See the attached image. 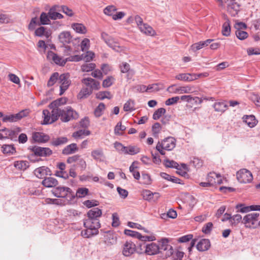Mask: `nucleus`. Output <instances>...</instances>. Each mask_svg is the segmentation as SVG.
<instances>
[{"label": "nucleus", "instance_id": "f257e3e1", "mask_svg": "<svg viewBox=\"0 0 260 260\" xmlns=\"http://www.w3.org/2000/svg\"><path fill=\"white\" fill-rule=\"evenodd\" d=\"M158 242V244L153 242L148 244L146 251H144L145 253L149 255H152L162 253V251H166L165 256L166 257H170L173 254V248L172 246L168 244L169 240L167 238H162Z\"/></svg>", "mask_w": 260, "mask_h": 260}, {"label": "nucleus", "instance_id": "f03ea898", "mask_svg": "<svg viewBox=\"0 0 260 260\" xmlns=\"http://www.w3.org/2000/svg\"><path fill=\"white\" fill-rule=\"evenodd\" d=\"M53 120L56 121L60 118L61 121L68 122L72 119L78 118V114L70 106H68L63 109H55L53 111Z\"/></svg>", "mask_w": 260, "mask_h": 260}, {"label": "nucleus", "instance_id": "7ed1b4c3", "mask_svg": "<svg viewBox=\"0 0 260 260\" xmlns=\"http://www.w3.org/2000/svg\"><path fill=\"white\" fill-rule=\"evenodd\" d=\"M31 153L28 155L29 160L33 162H38L40 159H35V156L48 157L53 153L52 151L48 147H42L38 146H30L28 148Z\"/></svg>", "mask_w": 260, "mask_h": 260}, {"label": "nucleus", "instance_id": "20e7f679", "mask_svg": "<svg viewBox=\"0 0 260 260\" xmlns=\"http://www.w3.org/2000/svg\"><path fill=\"white\" fill-rule=\"evenodd\" d=\"M102 215V210L98 208H94L89 210L87 213L88 218L85 219V224L91 226V224H101L99 218Z\"/></svg>", "mask_w": 260, "mask_h": 260}, {"label": "nucleus", "instance_id": "39448f33", "mask_svg": "<svg viewBox=\"0 0 260 260\" xmlns=\"http://www.w3.org/2000/svg\"><path fill=\"white\" fill-rule=\"evenodd\" d=\"M84 226L86 229L81 231V235L82 237L86 238H89L91 237L96 235L99 234L98 229L101 228V224H91V226L85 224L84 222Z\"/></svg>", "mask_w": 260, "mask_h": 260}, {"label": "nucleus", "instance_id": "423d86ee", "mask_svg": "<svg viewBox=\"0 0 260 260\" xmlns=\"http://www.w3.org/2000/svg\"><path fill=\"white\" fill-rule=\"evenodd\" d=\"M237 179L241 183H247L252 181L253 176L250 171L243 169L237 172Z\"/></svg>", "mask_w": 260, "mask_h": 260}, {"label": "nucleus", "instance_id": "0eeeda50", "mask_svg": "<svg viewBox=\"0 0 260 260\" xmlns=\"http://www.w3.org/2000/svg\"><path fill=\"white\" fill-rule=\"evenodd\" d=\"M69 77L70 75L69 73H64L59 75L58 82L61 84L60 86V95H62L70 86L71 81L69 79Z\"/></svg>", "mask_w": 260, "mask_h": 260}, {"label": "nucleus", "instance_id": "6e6552de", "mask_svg": "<svg viewBox=\"0 0 260 260\" xmlns=\"http://www.w3.org/2000/svg\"><path fill=\"white\" fill-rule=\"evenodd\" d=\"M101 38L106 44L113 50L118 51L119 46L118 43L116 42L113 38L109 36L108 34L105 32L101 34Z\"/></svg>", "mask_w": 260, "mask_h": 260}, {"label": "nucleus", "instance_id": "1a4fd4ad", "mask_svg": "<svg viewBox=\"0 0 260 260\" xmlns=\"http://www.w3.org/2000/svg\"><path fill=\"white\" fill-rule=\"evenodd\" d=\"M32 143H44L50 140L49 135L41 132H34L32 134Z\"/></svg>", "mask_w": 260, "mask_h": 260}, {"label": "nucleus", "instance_id": "9d476101", "mask_svg": "<svg viewBox=\"0 0 260 260\" xmlns=\"http://www.w3.org/2000/svg\"><path fill=\"white\" fill-rule=\"evenodd\" d=\"M34 174L39 178H45L46 176H51L52 172L50 169L46 166H42L34 170Z\"/></svg>", "mask_w": 260, "mask_h": 260}, {"label": "nucleus", "instance_id": "9b49d317", "mask_svg": "<svg viewBox=\"0 0 260 260\" xmlns=\"http://www.w3.org/2000/svg\"><path fill=\"white\" fill-rule=\"evenodd\" d=\"M259 214L258 213H252L246 215L243 219L242 222L245 224L246 227H250L247 225L248 223H251L252 225H254L255 222L258 221V217Z\"/></svg>", "mask_w": 260, "mask_h": 260}, {"label": "nucleus", "instance_id": "f8f14e48", "mask_svg": "<svg viewBox=\"0 0 260 260\" xmlns=\"http://www.w3.org/2000/svg\"><path fill=\"white\" fill-rule=\"evenodd\" d=\"M136 250V244L131 241H126L124 244L123 254L125 256H129Z\"/></svg>", "mask_w": 260, "mask_h": 260}, {"label": "nucleus", "instance_id": "ddd939ff", "mask_svg": "<svg viewBox=\"0 0 260 260\" xmlns=\"http://www.w3.org/2000/svg\"><path fill=\"white\" fill-rule=\"evenodd\" d=\"M82 83L85 84L87 86H90V88L95 90L99 89L100 87V83L99 81L95 80L91 78H84L82 80Z\"/></svg>", "mask_w": 260, "mask_h": 260}, {"label": "nucleus", "instance_id": "4468645a", "mask_svg": "<svg viewBox=\"0 0 260 260\" xmlns=\"http://www.w3.org/2000/svg\"><path fill=\"white\" fill-rule=\"evenodd\" d=\"M176 140L171 137H169L162 140L163 149L172 150L176 145Z\"/></svg>", "mask_w": 260, "mask_h": 260}, {"label": "nucleus", "instance_id": "2eb2a0df", "mask_svg": "<svg viewBox=\"0 0 260 260\" xmlns=\"http://www.w3.org/2000/svg\"><path fill=\"white\" fill-rule=\"evenodd\" d=\"M196 75L190 73H180L175 76L176 80L184 82H191L196 80Z\"/></svg>", "mask_w": 260, "mask_h": 260}, {"label": "nucleus", "instance_id": "dca6fc26", "mask_svg": "<svg viewBox=\"0 0 260 260\" xmlns=\"http://www.w3.org/2000/svg\"><path fill=\"white\" fill-rule=\"evenodd\" d=\"M211 246L210 241L208 239H202L197 244L196 247L199 251H205Z\"/></svg>", "mask_w": 260, "mask_h": 260}, {"label": "nucleus", "instance_id": "f3484780", "mask_svg": "<svg viewBox=\"0 0 260 260\" xmlns=\"http://www.w3.org/2000/svg\"><path fill=\"white\" fill-rule=\"evenodd\" d=\"M58 39L60 42L63 45L70 43L72 40L70 32L68 31L61 32L58 36Z\"/></svg>", "mask_w": 260, "mask_h": 260}, {"label": "nucleus", "instance_id": "a211bd4d", "mask_svg": "<svg viewBox=\"0 0 260 260\" xmlns=\"http://www.w3.org/2000/svg\"><path fill=\"white\" fill-rule=\"evenodd\" d=\"M67 99L66 98H59L49 105V108L52 109L53 111L55 109H61L59 107L62 105L65 104L67 103Z\"/></svg>", "mask_w": 260, "mask_h": 260}, {"label": "nucleus", "instance_id": "6ab92c4d", "mask_svg": "<svg viewBox=\"0 0 260 260\" xmlns=\"http://www.w3.org/2000/svg\"><path fill=\"white\" fill-rule=\"evenodd\" d=\"M53 110H52L51 114H50L49 111L47 109H45L43 111V115L44 116V120L41 122L42 124L47 125L48 124H51L53 123L54 121H52L53 120Z\"/></svg>", "mask_w": 260, "mask_h": 260}, {"label": "nucleus", "instance_id": "aec40b11", "mask_svg": "<svg viewBox=\"0 0 260 260\" xmlns=\"http://www.w3.org/2000/svg\"><path fill=\"white\" fill-rule=\"evenodd\" d=\"M42 184L48 188L55 187L58 184L57 180L53 177H45L42 182Z\"/></svg>", "mask_w": 260, "mask_h": 260}, {"label": "nucleus", "instance_id": "412c9836", "mask_svg": "<svg viewBox=\"0 0 260 260\" xmlns=\"http://www.w3.org/2000/svg\"><path fill=\"white\" fill-rule=\"evenodd\" d=\"M213 39H207L205 41H200L193 44L191 46V48L193 51L196 52L204 47L207 46L210 43L213 41Z\"/></svg>", "mask_w": 260, "mask_h": 260}, {"label": "nucleus", "instance_id": "4be33fe9", "mask_svg": "<svg viewBox=\"0 0 260 260\" xmlns=\"http://www.w3.org/2000/svg\"><path fill=\"white\" fill-rule=\"evenodd\" d=\"M66 190L67 187L59 186L52 190V193L55 197L65 198L67 196L65 194Z\"/></svg>", "mask_w": 260, "mask_h": 260}, {"label": "nucleus", "instance_id": "5701e85b", "mask_svg": "<svg viewBox=\"0 0 260 260\" xmlns=\"http://www.w3.org/2000/svg\"><path fill=\"white\" fill-rule=\"evenodd\" d=\"M91 155L93 158L99 161H103L105 159V155L101 148L93 150L91 152Z\"/></svg>", "mask_w": 260, "mask_h": 260}, {"label": "nucleus", "instance_id": "b1692460", "mask_svg": "<svg viewBox=\"0 0 260 260\" xmlns=\"http://www.w3.org/2000/svg\"><path fill=\"white\" fill-rule=\"evenodd\" d=\"M68 142V139L67 137H59L56 138H53L50 142V145L54 147H58L66 144Z\"/></svg>", "mask_w": 260, "mask_h": 260}, {"label": "nucleus", "instance_id": "393cba45", "mask_svg": "<svg viewBox=\"0 0 260 260\" xmlns=\"http://www.w3.org/2000/svg\"><path fill=\"white\" fill-rule=\"evenodd\" d=\"M78 148L76 143H72L66 146L62 151L63 155H70L78 151Z\"/></svg>", "mask_w": 260, "mask_h": 260}, {"label": "nucleus", "instance_id": "a878e982", "mask_svg": "<svg viewBox=\"0 0 260 260\" xmlns=\"http://www.w3.org/2000/svg\"><path fill=\"white\" fill-rule=\"evenodd\" d=\"M139 29L142 32L147 35L154 36L155 35V30L151 26L147 23H144L143 25L140 26Z\"/></svg>", "mask_w": 260, "mask_h": 260}, {"label": "nucleus", "instance_id": "bb28decb", "mask_svg": "<svg viewBox=\"0 0 260 260\" xmlns=\"http://www.w3.org/2000/svg\"><path fill=\"white\" fill-rule=\"evenodd\" d=\"M160 176L168 181H170L173 183L183 184V183L181 182V179L176 177L171 176L166 173L162 172L160 174Z\"/></svg>", "mask_w": 260, "mask_h": 260}, {"label": "nucleus", "instance_id": "cd10ccee", "mask_svg": "<svg viewBox=\"0 0 260 260\" xmlns=\"http://www.w3.org/2000/svg\"><path fill=\"white\" fill-rule=\"evenodd\" d=\"M2 151L4 154H13L16 152L14 145L4 144L2 146Z\"/></svg>", "mask_w": 260, "mask_h": 260}, {"label": "nucleus", "instance_id": "c85d7f7f", "mask_svg": "<svg viewBox=\"0 0 260 260\" xmlns=\"http://www.w3.org/2000/svg\"><path fill=\"white\" fill-rule=\"evenodd\" d=\"M243 119V121L247 123L250 127H253L256 124V119L253 115H244Z\"/></svg>", "mask_w": 260, "mask_h": 260}, {"label": "nucleus", "instance_id": "c756f323", "mask_svg": "<svg viewBox=\"0 0 260 260\" xmlns=\"http://www.w3.org/2000/svg\"><path fill=\"white\" fill-rule=\"evenodd\" d=\"M121 72L122 73H128L133 75L134 74L133 70L131 69L130 65L125 62H122L119 66Z\"/></svg>", "mask_w": 260, "mask_h": 260}, {"label": "nucleus", "instance_id": "7c9ffc66", "mask_svg": "<svg viewBox=\"0 0 260 260\" xmlns=\"http://www.w3.org/2000/svg\"><path fill=\"white\" fill-rule=\"evenodd\" d=\"M159 193L157 192H152L149 190H144L142 192V196H143V198L145 200H147L148 201H151L154 196H156L157 197H158Z\"/></svg>", "mask_w": 260, "mask_h": 260}, {"label": "nucleus", "instance_id": "2f4dec72", "mask_svg": "<svg viewBox=\"0 0 260 260\" xmlns=\"http://www.w3.org/2000/svg\"><path fill=\"white\" fill-rule=\"evenodd\" d=\"M50 17L45 12H42L40 17V21L38 22V25H47L50 23Z\"/></svg>", "mask_w": 260, "mask_h": 260}, {"label": "nucleus", "instance_id": "473e14b6", "mask_svg": "<svg viewBox=\"0 0 260 260\" xmlns=\"http://www.w3.org/2000/svg\"><path fill=\"white\" fill-rule=\"evenodd\" d=\"M17 131L10 130L7 128L0 129V131H6L5 135L8 136V139L10 138L12 140L14 138L16 137L17 133L20 132L21 129L19 127L17 128Z\"/></svg>", "mask_w": 260, "mask_h": 260}, {"label": "nucleus", "instance_id": "72a5a7b5", "mask_svg": "<svg viewBox=\"0 0 260 260\" xmlns=\"http://www.w3.org/2000/svg\"><path fill=\"white\" fill-rule=\"evenodd\" d=\"M222 34L224 36L228 37L231 34L230 21L228 19L222 25Z\"/></svg>", "mask_w": 260, "mask_h": 260}, {"label": "nucleus", "instance_id": "f704fd0d", "mask_svg": "<svg viewBox=\"0 0 260 260\" xmlns=\"http://www.w3.org/2000/svg\"><path fill=\"white\" fill-rule=\"evenodd\" d=\"M72 27L78 33L84 34L86 32V27L81 23H73Z\"/></svg>", "mask_w": 260, "mask_h": 260}, {"label": "nucleus", "instance_id": "c9c22d12", "mask_svg": "<svg viewBox=\"0 0 260 260\" xmlns=\"http://www.w3.org/2000/svg\"><path fill=\"white\" fill-rule=\"evenodd\" d=\"M16 168L19 170H25L29 167V162L26 160L17 161L14 163Z\"/></svg>", "mask_w": 260, "mask_h": 260}, {"label": "nucleus", "instance_id": "e433bc0d", "mask_svg": "<svg viewBox=\"0 0 260 260\" xmlns=\"http://www.w3.org/2000/svg\"><path fill=\"white\" fill-rule=\"evenodd\" d=\"M215 111L224 112L227 109L228 106L224 102H217L213 105Z\"/></svg>", "mask_w": 260, "mask_h": 260}, {"label": "nucleus", "instance_id": "4c0bfd02", "mask_svg": "<svg viewBox=\"0 0 260 260\" xmlns=\"http://www.w3.org/2000/svg\"><path fill=\"white\" fill-rule=\"evenodd\" d=\"M48 15L51 19L56 20L57 19H62L63 18V16L60 13L55 12V8L50 9L48 12Z\"/></svg>", "mask_w": 260, "mask_h": 260}, {"label": "nucleus", "instance_id": "58836bf2", "mask_svg": "<svg viewBox=\"0 0 260 260\" xmlns=\"http://www.w3.org/2000/svg\"><path fill=\"white\" fill-rule=\"evenodd\" d=\"M92 89L90 88H84L81 90L78 95V99H84L87 98L88 96L92 93Z\"/></svg>", "mask_w": 260, "mask_h": 260}, {"label": "nucleus", "instance_id": "ea45409f", "mask_svg": "<svg viewBox=\"0 0 260 260\" xmlns=\"http://www.w3.org/2000/svg\"><path fill=\"white\" fill-rule=\"evenodd\" d=\"M164 164L166 168H175L177 170H179L178 169L179 164L174 160L166 158L164 160Z\"/></svg>", "mask_w": 260, "mask_h": 260}, {"label": "nucleus", "instance_id": "a19ab883", "mask_svg": "<svg viewBox=\"0 0 260 260\" xmlns=\"http://www.w3.org/2000/svg\"><path fill=\"white\" fill-rule=\"evenodd\" d=\"M89 190L86 187L79 188L76 191V196L77 198H82L88 194Z\"/></svg>", "mask_w": 260, "mask_h": 260}, {"label": "nucleus", "instance_id": "79ce46f5", "mask_svg": "<svg viewBox=\"0 0 260 260\" xmlns=\"http://www.w3.org/2000/svg\"><path fill=\"white\" fill-rule=\"evenodd\" d=\"M59 75L58 72H55L52 74L48 81L47 86L48 87L52 86L57 81H58Z\"/></svg>", "mask_w": 260, "mask_h": 260}, {"label": "nucleus", "instance_id": "37998d69", "mask_svg": "<svg viewBox=\"0 0 260 260\" xmlns=\"http://www.w3.org/2000/svg\"><path fill=\"white\" fill-rule=\"evenodd\" d=\"M137 244L136 251L139 254L145 253L144 251H146L147 244L141 241L138 242Z\"/></svg>", "mask_w": 260, "mask_h": 260}, {"label": "nucleus", "instance_id": "c03bdc74", "mask_svg": "<svg viewBox=\"0 0 260 260\" xmlns=\"http://www.w3.org/2000/svg\"><path fill=\"white\" fill-rule=\"evenodd\" d=\"M126 150L125 152V154L135 155L140 152V148L134 146L129 145L126 147Z\"/></svg>", "mask_w": 260, "mask_h": 260}, {"label": "nucleus", "instance_id": "a18cd8bd", "mask_svg": "<svg viewBox=\"0 0 260 260\" xmlns=\"http://www.w3.org/2000/svg\"><path fill=\"white\" fill-rule=\"evenodd\" d=\"M166 112V110L164 108H160L156 110L153 114L152 118L154 120L159 119L162 115Z\"/></svg>", "mask_w": 260, "mask_h": 260}, {"label": "nucleus", "instance_id": "49530a36", "mask_svg": "<svg viewBox=\"0 0 260 260\" xmlns=\"http://www.w3.org/2000/svg\"><path fill=\"white\" fill-rule=\"evenodd\" d=\"M95 66L94 63H84L81 66V68L83 72H88L94 70Z\"/></svg>", "mask_w": 260, "mask_h": 260}, {"label": "nucleus", "instance_id": "de8ad7c7", "mask_svg": "<svg viewBox=\"0 0 260 260\" xmlns=\"http://www.w3.org/2000/svg\"><path fill=\"white\" fill-rule=\"evenodd\" d=\"M116 10V8L114 6H108L104 9V13L105 14L111 16L113 17V16L114 15Z\"/></svg>", "mask_w": 260, "mask_h": 260}, {"label": "nucleus", "instance_id": "09e8293b", "mask_svg": "<svg viewBox=\"0 0 260 260\" xmlns=\"http://www.w3.org/2000/svg\"><path fill=\"white\" fill-rule=\"evenodd\" d=\"M134 105V101L129 100L124 104L123 106V110L126 112L134 111L135 110Z\"/></svg>", "mask_w": 260, "mask_h": 260}, {"label": "nucleus", "instance_id": "8fccbe9b", "mask_svg": "<svg viewBox=\"0 0 260 260\" xmlns=\"http://www.w3.org/2000/svg\"><path fill=\"white\" fill-rule=\"evenodd\" d=\"M141 183L145 185H150L152 183V179L150 176L148 174H142Z\"/></svg>", "mask_w": 260, "mask_h": 260}, {"label": "nucleus", "instance_id": "3c124183", "mask_svg": "<svg viewBox=\"0 0 260 260\" xmlns=\"http://www.w3.org/2000/svg\"><path fill=\"white\" fill-rule=\"evenodd\" d=\"M237 212L241 213H247L249 212V206H246L244 204H238L236 206Z\"/></svg>", "mask_w": 260, "mask_h": 260}, {"label": "nucleus", "instance_id": "603ef678", "mask_svg": "<svg viewBox=\"0 0 260 260\" xmlns=\"http://www.w3.org/2000/svg\"><path fill=\"white\" fill-rule=\"evenodd\" d=\"M105 108V105L104 103H101L94 110V113L96 117H100L103 113V111Z\"/></svg>", "mask_w": 260, "mask_h": 260}, {"label": "nucleus", "instance_id": "864d4df0", "mask_svg": "<svg viewBox=\"0 0 260 260\" xmlns=\"http://www.w3.org/2000/svg\"><path fill=\"white\" fill-rule=\"evenodd\" d=\"M3 121L5 122H15L18 121L17 117H16V114H10V115H7L5 116H3Z\"/></svg>", "mask_w": 260, "mask_h": 260}, {"label": "nucleus", "instance_id": "5fc2aeb1", "mask_svg": "<svg viewBox=\"0 0 260 260\" xmlns=\"http://www.w3.org/2000/svg\"><path fill=\"white\" fill-rule=\"evenodd\" d=\"M81 60V58L79 56V55H75L71 56L68 58H66L65 60H63L60 63V65L64 66L67 61H76L78 62Z\"/></svg>", "mask_w": 260, "mask_h": 260}, {"label": "nucleus", "instance_id": "6e6d98bb", "mask_svg": "<svg viewBox=\"0 0 260 260\" xmlns=\"http://www.w3.org/2000/svg\"><path fill=\"white\" fill-rule=\"evenodd\" d=\"M83 204L84 205H85L86 207L88 208H90L93 207H96L99 205V201L95 200H86L84 201Z\"/></svg>", "mask_w": 260, "mask_h": 260}, {"label": "nucleus", "instance_id": "4d7b16f0", "mask_svg": "<svg viewBox=\"0 0 260 260\" xmlns=\"http://www.w3.org/2000/svg\"><path fill=\"white\" fill-rule=\"evenodd\" d=\"M235 34L237 37L240 40H245L248 37V33L243 30H236Z\"/></svg>", "mask_w": 260, "mask_h": 260}, {"label": "nucleus", "instance_id": "13d9d810", "mask_svg": "<svg viewBox=\"0 0 260 260\" xmlns=\"http://www.w3.org/2000/svg\"><path fill=\"white\" fill-rule=\"evenodd\" d=\"M29 113L30 110L28 109H25L16 114V117H17V119L19 120L22 118L27 116Z\"/></svg>", "mask_w": 260, "mask_h": 260}, {"label": "nucleus", "instance_id": "bf43d9fd", "mask_svg": "<svg viewBox=\"0 0 260 260\" xmlns=\"http://www.w3.org/2000/svg\"><path fill=\"white\" fill-rule=\"evenodd\" d=\"M97 98L100 100H104L105 99H111L112 96L110 95V92L109 91L100 92L96 95Z\"/></svg>", "mask_w": 260, "mask_h": 260}, {"label": "nucleus", "instance_id": "052dcab7", "mask_svg": "<svg viewBox=\"0 0 260 260\" xmlns=\"http://www.w3.org/2000/svg\"><path fill=\"white\" fill-rule=\"evenodd\" d=\"M114 145V147L118 151L125 154V152L126 150V146H124L121 143L118 142H115Z\"/></svg>", "mask_w": 260, "mask_h": 260}, {"label": "nucleus", "instance_id": "680f3d73", "mask_svg": "<svg viewBox=\"0 0 260 260\" xmlns=\"http://www.w3.org/2000/svg\"><path fill=\"white\" fill-rule=\"evenodd\" d=\"M213 223L211 222L207 223L202 228V232L205 234H210L212 231Z\"/></svg>", "mask_w": 260, "mask_h": 260}, {"label": "nucleus", "instance_id": "e2e57ef3", "mask_svg": "<svg viewBox=\"0 0 260 260\" xmlns=\"http://www.w3.org/2000/svg\"><path fill=\"white\" fill-rule=\"evenodd\" d=\"M38 18L37 17H35L32 18L31 19L28 25V29L29 30H33L35 29L36 25H38V22L37 21Z\"/></svg>", "mask_w": 260, "mask_h": 260}, {"label": "nucleus", "instance_id": "0e129e2a", "mask_svg": "<svg viewBox=\"0 0 260 260\" xmlns=\"http://www.w3.org/2000/svg\"><path fill=\"white\" fill-rule=\"evenodd\" d=\"M114 80V78L112 76H108L105 79L103 82L102 85L104 87H109L111 86L113 84V81Z\"/></svg>", "mask_w": 260, "mask_h": 260}, {"label": "nucleus", "instance_id": "69168bd1", "mask_svg": "<svg viewBox=\"0 0 260 260\" xmlns=\"http://www.w3.org/2000/svg\"><path fill=\"white\" fill-rule=\"evenodd\" d=\"M120 224V221L118 215L117 213H114L112 214V226L113 227H117Z\"/></svg>", "mask_w": 260, "mask_h": 260}, {"label": "nucleus", "instance_id": "338daca9", "mask_svg": "<svg viewBox=\"0 0 260 260\" xmlns=\"http://www.w3.org/2000/svg\"><path fill=\"white\" fill-rule=\"evenodd\" d=\"M161 125L159 123L155 122L152 126V131L153 135H157L161 129Z\"/></svg>", "mask_w": 260, "mask_h": 260}, {"label": "nucleus", "instance_id": "774afa93", "mask_svg": "<svg viewBox=\"0 0 260 260\" xmlns=\"http://www.w3.org/2000/svg\"><path fill=\"white\" fill-rule=\"evenodd\" d=\"M250 100L257 106H260V97L255 93H252L250 96Z\"/></svg>", "mask_w": 260, "mask_h": 260}]
</instances>
